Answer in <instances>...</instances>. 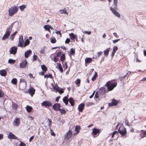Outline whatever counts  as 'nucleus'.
<instances>
[{"instance_id":"nucleus-17","label":"nucleus","mask_w":146,"mask_h":146,"mask_svg":"<svg viewBox=\"0 0 146 146\" xmlns=\"http://www.w3.org/2000/svg\"><path fill=\"white\" fill-rule=\"evenodd\" d=\"M8 137L9 139H17V137H16L12 132H10L8 135Z\"/></svg>"},{"instance_id":"nucleus-32","label":"nucleus","mask_w":146,"mask_h":146,"mask_svg":"<svg viewBox=\"0 0 146 146\" xmlns=\"http://www.w3.org/2000/svg\"><path fill=\"white\" fill-rule=\"evenodd\" d=\"M17 80L16 78H14L12 79L11 82L14 85H16L17 84Z\"/></svg>"},{"instance_id":"nucleus-26","label":"nucleus","mask_w":146,"mask_h":146,"mask_svg":"<svg viewBox=\"0 0 146 146\" xmlns=\"http://www.w3.org/2000/svg\"><path fill=\"white\" fill-rule=\"evenodd\" d=\"M33 108L31 106H27L26 107V110L28 113L31 112L33 110Z\"/></svg>"},{"instance_id":"nucleus-49","label":"nucleus","mask_w":146,"mask_h":146,"mask_svg":"<svg viewBox=\"0 0 146 146\" xmlns=\"http://www.w3.org/2000/svg\"><path fill=\"white\" fill-rule=\"evenodd\" d=\"M103 53L102 52L100 51V52H98L97 53V57L98 58Z\"/></svg>"},{"instance_id":"nucleus-27","label":"nucleus","mask_w":146,"mask_h":146,"mask_svg":"<svg viewBox=\"0 0 146 146\" xmlns=\"http://www.w3.org/2000/svg\"><path fill=\"white\" fill-rule=\"evenodd\" d=\"M63 101L65 104L67 105L68 103V97L64 96L63 98Z\"/></svg>"},{"instance_id":"nucleus-58","label":"nucleus","mask_w":146,"mask_h":146,"mask_svg":"<svg viewBox=\"0 0 146 146\" xmlns=\"http://www.w3.org/2000/svg\"><path fill=\"white\" fill-rule=\"evenodd\" d=\"M60 94H62L64 92V91L61 88L60 89L59 91L58 92Z\"/></svg>"},{"instance_id":"nucleus-55","label":"nucleus","mask_w":146,"mask_h":146,"mask_svg":"<svg viewBox=\"0 0 146 146\" xmlns=\"http://www.w3.org/2000/svg\"><path fill=\"white\" fill-rule=\"evenodd\" d=\"M29 76L30 78L31 79H34V78L35 76V75L34 76L33 75H32L31 74H29Z\"/></svg>"},{"instance_id":"nucleus-9","label":"nucleus","mask_w":146,"mask_h":146,"mask_svg":"<svg viewBox=\"0 0 146 146\" xmlns=\"http://www.w3.org/2000/svg\"><path fill=\"white\" fill-rule=\"evenodd\" d=\"M21 119L20 118H17L15 119L13 122V124L16 127L18 126L20 124Z\"/></svg>"},{"instance_id":"nucleus-41","label":"nucleus","mask_w":146,"mask_h":146,"mask_svg":"<svg viewBox=\"0 0 146 146\" xmlns=\"http://www.w3.org/2000/svg\"><path fill=\"white\" fill-rule=\"evenodd\" d=\"M65 55L64 54H62L60 56V60L61 61H64L65 59Z\"/></svg>"},{"instance_id":"nucleus-57","label":"nucleus","mask_w":146,"mask_h":146,"mask_svg":"<svg viewBox=\"0 0 146 146\" xmlns=\"http://www.w3.org/2000/svg\"><path fill=\"white\" fill-rule=\"evenodd\" d=\"M37 58V56L35 54L33 56V60L34 61H35L36 60Z\"/></svg>"},{"instance_id":"nucleus-45","label":"nucleus","mask_w":146,"mask_h":146,"mask_svg":"<svg viewBox=\"0 0 146 146\" xmlns=\"http://www.w3.org/2000/svg\"><path fill=\"white\" fill-rule=\"evenodd\" d=\"M45 78H52V76L51 74L49 75H45L44 76Z\"/></svg>"},{"instance_id":"nucleus-52","label":"nucleus","mask_w":146,"mask_h":146,"mask_svg":"<svg viewBox=\"0 0 146 146\" xmlns=\"http://www.w3.org/2000/svg\"><path fill=\"white\" fill-rule=\"evenodd\" d=\"M125 123L126 125H127L128 126H129L130 125V124H129V122L127 119H126L125 120Z\"/></svg>"},{"instance_id":"nucleus-63","label":"nucleus","mask_w":146,"mask_h":146,"mask_svg":"<svg viewBox=\"0 0 146 146\" xmlns=\"http://www.w3.org/2000/svg\"><path fill=\"white\" fill-rule=\"evenodd\" d=\"M94 97L96 98H99V94L98 92H96L95 95Z\"/></svg>"},{"instance_id":"nucleus-12","label":"nucleus","mask_w":146,"mask_h":146,"mask_svg":"<svg viewBox=\"0 0 146 146\" xmlns=\"http://www.w3.org/2000/svg\"><path fill=\"white\" fill-rule=\"evenodd\" d=\"M118 103V101L113 98L112 99V102L109 103V106H116Z\"/></svg>"},{"instance_id":"nucleus-43","label":"nucleus","mask_w":146,"mask_h":146,"mask_svg":"<svg viewBox=\"0 0 146 146\" xmlns=\"http://www.w3.org/2000/svg\"><path fill=\"white\" fill-rule=\"evenodd\" d=\"M26 7V6L24 5H22L19 6V8L21 11H23Z\"/></svg>"},{"instance_id":"nucleus-39","label":"nucleus","mask_w":146,"mask_h":146,"mask_svg":"<svg viewBox=\"0 0 146 146\" xmlns=\"http://www.w3.org/2000/svg\"><path fill=\"white\" fill-rule=\"evenodd\" d=\"M30 42L29 40L28 39H27L25 42L24 46V47H25L27 45H29L30 43Z\"/></svg>"},{"instance_id":"nucleus-3","label":"nucleus","mask_w":146,"mask_h":146,"mask_svg":"<svg viewBox=\"0 0 146 146\" xmlns=\"http://www.w3.org/2000/svg\"><path fill=\"white\" fill-rule=\"evenodd\" d=\"M117 5V4L113 3V4L112 5L113 7H111L110 9V10L115 16L118 17H120V14L116 11L118 9Z\"/></svg>"},{"instance_id":"nucleus-13","label":"nucleus","mask_w":146,"mask_h":146,"mask_svg":"<svg viewBox=\"0 0 146 146\" xmlns=\"http://www.w3.org/2000/svg\"><path fill=\"white\" fill-rule=\"evenodd\" d=\"M60 108V105L59 103H55L52 106L53 109L55 111H58Z\"/></svg>"},{"instance_id":"nucleus-42","label":"nucleus","mask_w":146,"mask_h":146,"mask_svg":"<svg viewBox=\"0 0 146 146\" xmlns=\"http://www.w3.org/2000/svg\"><path fill=\"white\" fill-rule=\"evenodd\" d=\"M15 60L11 59L9 60L8 62L10 64H13L15 63Z\"/></svg>"},{"instance_id":"nucleus-40","label":"nucleus","mask_w":146,"mask_h":146,"mask_svg":"<svg viewBox=\"0 0 146 146\" xmlns=\"http://www.w3.org/2000/svg\"><path fill=\"white\" fill-rule=\"evenodd\" d=\"M127 74H126L124 75L123 77H120V79L122 81L124 80L125 78H127L128 77V76L127 75Z\"/></svg>"},{"instance_id":"nucleus-31","label":"nucleus","mask_w":146,"mask_h":146,"mask_svg":"<svg viewBox=\"0 0 146 146\" xmlns=\"http://www.w3.org/2000/svg\"><path fill=\"white\" fill-rule=\"evenodd\" d=\"M80 127L79 126H76L75 128V131L76 132V134H77L79 133L80 129Z\"/></svg>"},{"instance_id":"nucleus-61","label":"nucleus","mask_w":146,"mask_h":146,"mask_svg":"<svg viewBox=\"0 0 146 146\" xmlns=\"http://www.w3.org/2000/svg\"><path fill=\"white\" fill-rule=\"evenodd\" d=\"M55 33L57 34H59L60 35V37H61L62 34L61 33L60 31H56L55 32Z\"/></svg>"},{"instance_id":"nucleus-22","label":"nucleus","mask_w":146,"mask_h":146,"mask_svg":"<svg viewBox=\"0 0 146 146\" xmlns=\"http://www.w3.org/2000/svg\"><path fill=\"white\" fill-rule=\"evenodd\" d=\"M26 86V83H24L23 84L20 83L19 87L22 90L25 89Z\"/></svg>"},{"instance_id":"nucleus-5","label":"nucleus","mask_w":146,"mask_h":146,"mask_svg":"<svg viewBox=\"0 0 146 146\" xmlns=\"http://www.w3.org/2000/svg\"><path fill=\"white\" fill-rule=\"evenodd\" d=\"M118 131L123 136H125L127 133L126 129L123 126L120 127L118 130Z\"/></svg>"},{"instance_id":"nucleus-60","label":"nucleus","mask_w":146,"mask_h":146,"mask_svg":"<svg viewBox=\"0 0 146 146\" xmlns=\"http://www.w3.org/2000/svg\"><path fill=\"white\" fill-rule=\"evenodd\" d=\"M62 54V52L60 51H58L56 54V56L57 57H59L60 55Z\"/></svg>"},{"instance_id":"nucleus-4","label":"nucleus","mask_w":146,"mask_h":146,"mask_svg":"<svg viewBox=\"0 0 146 146\" xmlns=\"http://www.w3.org/2000/svg\"><path fill=\"white\" fill-rule=\"evenodd\" d=\"M18 10L17 6H14L10 8L8 10L9 15L11 17L13 16L16 13Z\"/></svg>"},{"instance_id":"nucleus-24","label":"nucleus","mask_w":146,"mask_h":146,"mask_svg":"<svg viewBox=\"0 0 146 146\" xmlns=\"http://www.w3.org/2000/svg\"><path fill=\"white\" fill-rule=\"evenodd\" d=\"M59 11L60 12V14H63L66 15L68 14V13L67 12L65 8H64L63 9L60 10Z\"/></svg>"},{"instance_id":"nucleus-34","label":"nucleus","mask_w":146,"mask_h":146,"mask_svg":"<svg viewBox=\"0 0 146 146\" xmlns=\"http://www.w3.org/2000/svg\"><path fill=\"white\" fill-rule=\"evenodd\" d=\"M75 83L76 84L77 86H79L80 83V79H77L75 81Z\"/></svg>"},{"instance_id":"nucleus-46","label":"nucleus","mask_w":146,"mask_h":146,"mask_svg":"<svg viewBox=\"0 0 146 146\" xmlns=\"http://www.w3.org/2000/svg\"><path fill=\"white\" fill-rule=\"evenodd\" d=\"M4 95V93L1 89H0V98L3 97Z\"/></svg>"},{"instance_id":"nucleus-54","label":"nucleus","mask_w":146,"mask_h":146,"mask_svg":"<svg viewBox=\"0 0 146 146\" xmlns=\"http://www.w3.org/2000/svg\"><path fill=\"white\" fill-rule=\"evenodd\" d=\"M70 41V39L69 38H67L65 41V43L66 44H68Z\"/></svg>"},{"instance_id":"nucleus-44","label":"nucleus","mask_w":146,"mask_h":146,"mask_svg":"<svg viewBox=\"0 0 146 146\" xmlns=\"http://www.w3.org/2000/svg\"><path fill=\"white\" fill-rule=\"evenodd\" d=\"M118 135V133L117 131H115L112 133L111 138H113L114 135Z\"/></svg>"},{"instance_id":"nucleus-11","label":"nucleus","mask_w":146,"mask_h":146,"mask_svg":"<svg viewBox=\"0 0 146 146\" xmlns=\"http://www.w3.org/2000/svg\"><path fill=\"white\" fill-rule=\"evenodd\" d=\"M17 48L16 47H12L10 50V53L11 54L15 55L17 52Z\"/></svg>"},{"instance_id":"nucleus-30","label":"nucleus","mask_w":146,"mask_h":146,"mask_svg":"<svg viewBox=\"0 0 146 146\" xmlns=\"http://www.w3.org/2000/svg\"><path fill=\"white\" fill-rule=\"evenodd\" d=\"M44 28L45 30L48 31L50 33V30L49 29V25H45L44 26Z\"/></svg>"},{"instance_id":"nucleus-15","label":"nucleus","mask_w":146,"mask_h":146,"mask_svg":"<svg viewBox=\"0 0 146 146\" xmlns=\"http://www.w3.org/2000/svg\"><path fill=\"white\" fill-rule=\"evenodd\" d=\"M101 131L99 129H97L96 128H94L93 129L92 134L94 135H96L97 134L98 135L100 133Z\"/></svg>"},{"instance_id":"nucleus-47","label":"nucleus","mask_w":146,"mask_h":146,"mask_svg":"<svg viewBox=\"0 0 146 146\" xmlns=\"http://www.w3.org/2000/svg\"><path fill=\"white\" fill-rule=\"evenodd\" d=\"M97 74H95L94 76L92 78V80L93 81L95 80H96V78L97 77Z\"/></svg>"},{"instance_id":"nucleus-50","label":"nucleus","mask_w":146,"mask_h":146,"mask_svg":"<svg viewBox=\"0 0 146 146\" xmlns=\"http://www.w3.org/2000/svg\"><path fill=\"white\" fill-rule=\"evenodd\" d=\"M20 83L23 84L24 83H27L26 81H25V80L24 79H21L20 80Z\"/></svg>"},{"instance_id":"nucleus-38","label":"nucleus","mask_w":146,"mask_h":146,"mask_svg":"<svg viewBox=\"0 0 146 146\" xmlns=\"http://www.w3.org/2000/svg\"><path fill=\"white\" fill-rule=\"evenodd\" d=\"M18 105L15 103H13L12 104V108L15 110H16L18 108Z\"/></svg>"},{"instance_id":"nucleus-20","label":"nucleus","mask_w":146,"mask_h":146,"mask_svg":"<svg viewBox=\"0 0 146 146\" xmlns=\"http://www.w3.org/2000/svg\"><path fill=\"white\" fill-rule=\"evenodd\" d=\"M27 64V62L24 61L21 62L20 64V67L21 68H24L26 66Z\"/></svg>"},{"instance_id":"nucleus-62","label":"nucleus","mask_w":146,"mask_h":146,"mask_svg":"<svg viewBox=\"0 0 146 146\" xmlns=\"http://www.w3.org/2000/svg\"><path fill=\"white\" fill-rule=\"evenodd\" d=\"M56 56H55L53 60L55 62H57L58 60V58Z\"/></svg>"},{"instance_id":"nucleus-59","label":"nucleus","mask_w":146,"mask_h":146,"mask_svg":"<svg viewBox=\"0 0 146 146\" xmlns=\"http://www.w3.org/2000/svg\"><path fill=\"white\" fill-rule=\"evenodd\" d=\"M26 144L23 142H21L19 146H26Z\"/></svg>"},{"instance_id":"nucleus-35","label":"nucleus","mask_w":146,"mask_h":146,"mask_svg":"<svg viewBox=\"0 0 146 146\" xmlns=\"http://www.w3.org/2000/svg\"><path fill=\"white\" fill-rule=\"evenodd\" d=\"M75 54V49L73 48H71L70 49V55H74Z\"/></svg>"},{"instance_id":"nucleus-7","label":"nucleus","mask_w":146,"mask_h":146,"mask_svg":"<svg viewBox=\"0 0 146 146\" xmlns=\"http://www.w3.org/2000/svg\"><path fill=\"white\" fill-rule=\"evenodd\" d=\"M72 135V133L71 130H69L66 134L64 135V139L68 140L71 137Z\"/></svg>"},{"instance_id":"nucleus-56","label":"nucleus","mask_w":146,"mask_h":146,"mask_svg":"<svg viewBox=\"0 0 146 146\" xmlns=\"http://www.w3.org/2000/svg\"><path fill=\"white\" fill-rule=\"evenodd\" d=\"M47 119L49 121L48 125L49 127H50L51 125L52 120L50 119L49 118H48Z\"/></svg>"},{"instance_id":"nucleus-10","label":"nucleus","mask_w":146,"mask_h":146,"mask_svg":"<svg viewBox=\"0 0 146 146\" xmlns=\"http://www.w3.org/2000/svg\"><path fill=\"white\" fill-rule=\"evenodd\" d=\"M98 92L99 94L102 95L104 94L105 93L108 92H107V90H106V88L104 87H102L100 88L98 90Z\"/></svg>"},{"instance_id":"nucleus-33","label":"nucleus","mask_w":146,"mask_h":146,"mask_svg":"<svg viewBox=\"0 0 146 146\" xmlns=\"http://www.w3.org/2000/svg\"><path fill=\"white\" fill-rule=\"evenodd\" d=\"M58 111L60 112L61 115L65 114L66 113L65 110L63 109L60 108Z\"/></svg>"},{"instance_id":"nucleus-25","label":"nucleus","mask_w":146,"mask_h":146,"mask_svg":"<svg viewBox=\"0 0 146 146\" xmlns=\"http://www.w3.org/2000/svg\"><path fill=\"white\" fill-rule=\"evenodd\" d=\"M92 59L90 58H87L85 59V63L86 64H89L92 62Z\"/></svg>"},{"instance_id":"nucleus-1","label":"nucleus","mask_w":146,"mask_h":146,"mask_svg":"<svg viewBox=\"0 0 146 146\" xmlns=\"http://www.w3.org/2000/svg\"><path fill=\"white\" fill-rule=\"evenodd\" d=\"M117 83L115 80L108 81L105 85L108 89L107 92L112 91L116 86Z\"/></svg>"},{"instance_id":"nucleus-21","label":"nucleus","mask_w":146,"mask_h":146,"mask_svg":"<svg viewBox=\"0 0 146 146\" xmlns=\"http://www.w3.org/2000/svg\"><path fill=\"white\" fill-rule=\"evenodd\" d=\"M32 51L30 50H28L27 51L25 52V58H28L29 55L32 54Z\"/></svg>"},{"instance_id":"nucleus-37","label":"nucleus","mask_w":146,"mask_h":146,"mask_svg":"<svg viewBox=\"0 0 146 146\" xmlns=\"http://www.w3.org/2000/svg\"><path fill=\"white\" fill-rule=\"evenodd\" d=\"M56 40L54 37H53L50 38V42L52 43H56Z\"/></svg>"},{"instance_id":"nucleus-51","label":"nucleus","mask_w":146,"mask_h":146,"mask_svg":"<svg viewBox=\"0 0 146 146\" xmlns=\"http://www.w3.org/2000/svg\"><path fill=\"white\" fill-rule=\"evenodd\" d=\"M17 33V31H15L14 33L12 34L11 36L12 37V38L11 39V40H13V39L14 36Z\"/></svg>"},{"instance_id":"nucleus-53","label":"nucleus","mask_w":146,"mask_h":146,"mask_svg":"<svg viewBox=\"0 0 146 146\" xmlns=\"http://www.w3.org/2000/svg\"><path fill=\"white\" fill-rule=\"evenodd\" d=\"M60 89L58 86H56L55 87L54 90L57 92H58Z\"/></svg>"},{"instance_id":"nucleus-2","label":"nucleus","mask_w":146,"mask_h":146,"mask_svg":"<svg viewBox=\"0 0 146 146\" xmlns=\"http://www.w3.org/2000/svg\"><path fill=\"white\" fill-rule=\"evenodd\" d=\"M13 27V25L12 24L7 28L5 34L2 37L3 40H5L9 38L11 33Z\"/></svg>"},{"instance_id":"nucleus-19","label":"nucleus","mask_w":146,"mask_h":146,"mask_svg":"<svg viewBox=\"0 0 146 146\" xmlns=\"http://www.w3.org/2000/svg\"><path fill=\"white\" fill-rule=\"evenodd\" d=\"M118 48L117 46H115L113 47V50L111 55L112 58L113 57L115 52L118 50Z\"/></svg>"},{"instance_id":"nucleus-64","label":"nucleus","mask_w":146,"mask_h":146,"mask_svg":"<svg viewBox=\"0 0 146 146\" xmlns=\"http://www.w3.org/2000/svg\"><path fill=\"white\" fill-rule=\"evenodd\" d=\"M92 105V103L90 102H88V103H87L86 104V107H88L90 106L91 105Z\"/></svg>"},{"instance_id":"nucleus-6","label":"nucleus","mask_w":146,"mask_h":146,"mask_svg":"<svg viewBox=\"0 0 146 146\" xmlns=\"http://www.w3.org/2000/svg\"><path fill=\"white\" fill-rule=\"evenodd\" d=\"M42 106H44L45 107H50L52 106V104L51 102L48 101H44L41 104Z\"/></svg>"},{"instance_id":"nucleus-23","label":"nucleus","mask_w":146,"mask_h":146,"mask_svg":"<svg viewBox=\"0 0 146 146\" xmlns=\"http://www.w3.org/2000/svg\"><path fill=\"white\" fill-rule=\"evenodd\" d=\"M35 89L33 88H30L29 90V94L32 96L33 95L35 94Z\"/></svg>"},{"instance_id":"nucleus-28","label":"nucleus","mask_w":146,"mask_h":146,"mask_svg":"<svg viewBox=\"0 0 146 146\" xmlns=\"http://www.w3.org/2000/svg\"><path fill=\"white\" fill-rule=\"evenodd\" d=\"M69 101L72 106H74V101L72 98L70 97L69 99Z\"/></svg>"},{"instance_id":"nucleus-8","label":"nucleus","mask_w":146,"mask_h":146,"mask_svg":"<svg viewBox=\"0 0 146 146\" xmlns=\"http://www.w3.org/2000/svg\"><path fill=\"white\" fill-rule=\"evenodd\" d=\"M19 42L18 46L23 47V46L24 41L22 35H21L19 36Z\"/></svg>"},{"instance_id":"nucleus-18","label":"nucleus","mask_w":146,"mask_h":146,"mask_svg":"<svg viewBox=\"0 0 146 146\" xmlns=\"http://www.w3.org/2000/svg\"><path fill=\"white\" fill-rule=\"evenodd\" d=\"M84 104L83 103H82L80 104L78 106V109L79 112H82L84 108Z\"/></svg>"},{"instance_id":"nucleus-29","label":"nucleus","mask_w":146,"mask_h":146,"mask_svg":"<svg viewBox=\"0 0 146 146\" xmlns=\"http://www.w3.org/2000/svg\"><path fill=\"white\" fill-rule=\"evenodd\" d=\"M110 48H107L106 50L104 51V54L105 56H108L110 51Z\"/></svg>"},{"instance_id":"nucleus-36","label":"nucleus","mask_w":146,"mask_h":146,"mask_svg":"<svg viewBox=\"0 0 146 146\" xmlns=\"http://www.w3.org/2000/svg\"><path fill=\"white\" fill-rule=\"evenodd\" d=\"M41 68L44 72H46L47 70V68L44 65H42L41 66Z\"/></svg>"},{"instance_id":"nucleus-16","label":"nucleus","mask_w":146,"mask_h":146,"mask_svg":"<svg viewBox=\"0 0 146 146\" xmlns=\"http://www.w3.org/2000/svg\"><path fill=\"white\" fill-rule=\"evenodd\" d=\"M69 35L70 38L72 40H74V42L75 41L74 39L77 38V35H75L73 33H69Z\"/></svg>"},{"instance_id":"nucleus-48","label":"nucleus","mask_w":146,"mask_h":146,"mask_svg":"<svg viewBox=\"0 0 146 146\" xmlns=\"http://www.w3.org/2000/svg\"><path fill=\"white\" fill-rule=\"evenodd\" d=\"M59 69L60 71V72H63V70L62 69V67L61 66V64H59L58 65V66Z\"/></svg>"},{"instance_id":"nucleus-14","label":"nucleus","mask_w":146,"mask_h":146,"mask_svg":"<svg viewBox=\"0 0 146 146\" xmlns=\"http://www.w3.org/2000/svg\"><path fill=\"white\" fill-rule=\"evenodd\" d=\"M139 131L140 133L139 136L141 138H143L146 137V131L142 130Z\"/></svg>"}]
</instances>
